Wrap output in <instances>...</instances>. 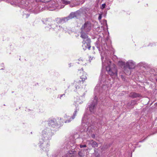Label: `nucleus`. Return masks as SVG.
<instances>
[{
  "label": "nucleus",
  "instance_id": "473e14b6",
  "mask_svg": "<svg viewBox=\"0 0 157 157\" xmlns=\"http://www.w3.org/2000/svg\"><path fill=\"white\" fill-rule=\"evenodd\" d=\"M86 147V144H84V145L80 144V147L81 148H82V147Z\"/></svg>",
  "mask_w": 157,
  "mask_h": 157
},
{
  "label": "nucleus",
  "instance_id": "9b49d317",
  "mask_svg": "<svg viewBox=\"0 0 157 157\" xmlns=\"http://www.w3.org/2000/svg\"><path fill=\"white\" fill-rule=\"evenodd\" d=\"M79 110V107L78 106H76L72 115L68 119L64 120V122L65 123H68L73 120L75 118V117L77 115V113Z\"/></svg>",
  "mask_w": 157,
  "mask_h": 157
},
{
  "label": "nucleus",
  "instance_id": "79ce46f5",
  "mask_svg": "<svg viewBox=\"0 0 157 157\" xmlns=\"http://www.w3.org/2000/svg\"><path fill=\"white\" fill-rule=\"evenodd\" d=\"M72 66V63H70L69 64V67H71Z\"/></svg>",
  "mask_w": 157,
  "mask_h": 157
},
{
  "label": "nucleus",
  "instance_id": "f03ea898",
  "mask_svg": "<svg viewBox=\"0 0 157 157\" xmlns=\"http://www.w3.org/2000/svg\"><path fill=\"white\" fill-rule=\"evenodd\" d=\"M108 40H98L96 43H95V45L96 48L94 46L92 47V49L93 50V53L94 54H95V51L96 50H98L101 56V60L102 62V63L103 65H105V61L106 62V59L105 58L106 57L108 59H109L108 58L107 56L105 55V60L104 62L103 61V59H104V56L102 55V52L101 50L104 53H105L108 50V47L107 44V41Z\"/></svg>",
  "mask_w": 157,
  "mask_h": 157
},
{
  "label": "nucleus",
  "instance_id": "2f4dec72",
  "mask_svg": "<svg viewBox=\"0 0 157 157\" xmlns=\"http://www.w3.org/2000/svg\"><path fill=\"white\" fill-rule=\"evenodd\" d=\"M155 45V44H152V43L151 44L150 43V44H148V45H145V46H153L154 45Z\"/></svg>",
  "mask_w": 157,
  "mask_h": 157
},
{
  "label": "nucleus",
  "instance_id": "412c9836",
  "mask_svg": "<svg viewBox=\"0 0 157 157\" xmlns=\"http://www.w3.org/2000/svg\"><path fill=\"white\" fill-rule=\"evenodd\" d=\"M87 33H86L85 31H82V30H81L80 34L81 38L83 39H87L88 36Z\"/></svg>",
  "mask_w": 157,
  "mask_h": 157
},
{
  "label": "nucleus",
  "instance_id": "7c9ffc66",
  "mask_svg": "<svg viewBox=\"0 0 157 157\" xmlns=\"http://www.w3.org/2000/svg\"><path fill=\"white\" fill-rule=\"evenodd\" d=\"M51 157H60V155H59L57 154V155L56 154H53L52 155ZM62 157H63V156H62Z\"/></svg>",
  "mask_w": 157,
  "mask_h": 157
},
{
  "label": "nucleus",
  "instance_id": "e433bc0d",
  "mask_svg": "<svg viewBox=\"0 0 157 157\" xmlns=\"http://www.w3.org/2000/svg\"><path fill=\"white\" fill-rule=\"evenodd\" d=\"M99 124L101 125L102 124H104V122H103L102 121H101L99 122Z\"/></svg>",
  "mask_w": 157,
  "mask_h": 157
},
{
  "label": "nucleus",
  "instance_id": "a18cd8bd",
  "mask_svg": "<svg viewBox=\"0 0 157 157\" xmlns=\"http://www.w3.org/2000/svg\"><path fill=\"white\" fill-rule=\"evenodd\" d=\"M121 78H122L123 79L124 77H123V75H121Z\"/></svg>",
  "mask_w": 157,
  "mask_h": 157
},
{
  "label": "nucleus",
  "instance_id": "cd10ccee",
  "mask_svg": "<svg viewBox=\"0 0 157 157\" xmlns=\"http://www.w3.org/2000/svg\"><path fill=\"white\" fill-rule=\"evenodd\" d=\"M89 61L90 62L92 60L95 59V57L93 56H89Z\"/></svg>",
  "mask_w": 157,
  "mask_h": 157
},
{
  "label": "nucleus",
  "instance_id": "a878e982",
  "mask_svg": "<svg viewBox=\"0 0 157 157\" xmlns=\"http://www.w3.org/2000/svg\"><path fill=\"white\" fill-rule=\"evenodd\" d=\"M65 94H59L57 96V98H59L60 99H62L63 98L65 97Z\"/></svg>",
  "mask_w": 157,
  "mask_h": 157
},
{
  "label": "nucleus",
  "instance_id": "dca6fc26",
  "mask_svg": "<svg viewBox=\"0 0 157 157\" xmlns=\"http://www.w3.org/2000/svg\"><path fill=\"white\" fill-rule=\"evenodd\" d=\"M137 67L144 69H146L149 67L148 65L144 62H141L138 63L137 65Z\"/></svg>",
  "mask_w": 157,
  "mask_h": 157
},
{
  "label": "nucleus",
  "instance_id": "6ab92c4d",
  "mask_svg": "<svg viewBox=\"0 0 157 157\" xmlns=\"http://www.w3.org/2000/svg\"><path fill=\"white\" fill-rule=\"evenodd\" d=\"M68 152L66 155L65 157H72L74 156L76 153V151L75 150H70L67 151Z\"/></svg>",
  "mask_w": 157,
  "mask_h": 157
},
{
  "label": "nucleus",
  "instance_id": "c9c22d12",
  "mask_svg": "<svg viewBox=\"0 0 157 157\" xmlns=\"http://www.w3.org/2000/svg\"><path fill=\"white\" fill-rule=\"evenodd\" d=\"M101 18H102L101 15V14H100L99 15V16L98 17V19L99 20H100L101 19Z\"/></svg>",
  "mask_w": 157,
  "mask_h": 157
},
{
  "label": "nucleus",
  "instance_id": "5701e85b",
  "mask_svg": "<svg viewBox=\"0 0 157 157\" xmlns=\"http://www.w3.org/2000/svg\"><path fill=\"white\" fill-rule=\"evenodd\" d=\"M81 69H82V71L83 74L80 76V78L82 79L81 81L83 82L87 78L86 74L85 73L83 72L82 68Z\"/></svg>",
  "mask_w": 157,
  "mask_h": 157
},
{
  "label": "nucleus",
  "instance_id": "ea45409f",
  "mask_svg": "<svg viewBox=\"0 0 157 157\" xmlns=\"http://www.w3.org/2000/svg\"><path fill=\"white\" fill-rule=\"evenodd\" d=\"M104 22L105 23L106 25V26H107V21L105 20H104Z\"/></svg>",
  "mask_w": 157,
  "mask_h": 157
},
{
  "label": "nucleus",
  "instance_id": "b1692460",
  "mask_svg": "<svg viewBox=\"0 0 157 157\" xmlns=\"http://www.w3.org/2000/svg\"><path fill=\"white\" fill-rule=\"evenodd\" d=\"M79 62H77V63L78 64H81V65H85V64H86V63H83V59L81 58H79L78 59Z\"/></svg>",
  "mask_w": 157,
  "mask_h": 157
},
{
  "label": "nucleus",
  "instance_id": "f704fd0d",
  "mask_svg": "<svg viewBox=\"0 0 157 157\" xmlns=\"http://www.w3.org/2000/svg\"><path fill=\"white\" fill-rule=\"evenodd\" d=\"M64 117L65 119H67L70 117L66 114L64 115Z\"/></svg>",
  "mask_w": 157,
  "mask_h": 157
},
{
  "label": "nucleus",
  "instance_id": "bb28decb",
  "mask_svg": "<svg viewBox=\"0 0 157 157\" xmlns=\"http://www.w3.org/2000/svg\"><path fill=\"white\" fill-rule=\"evenodd\" d=\"M62 3L65 5H67L70 3V2L66 0H61Z\"/></svg>",
  "mask_w": 157,
  "mask_h": 157
},
{
  "label": "nucleus",
  "instance_id": "6e6552de",
  "mask_svg": "<svg viewBox=\"0 0 157 157\" xmlns=\"http://www.w3.org/2000/svg\"><path fill=\"white\" fill-rule=\"evenodd\" d=\"M28 2L26 0H14V2L13 3H11L12 5H19V6L23 8H25L28 6Z\"/></svg>",
  "mask_w": 157,
  "mask_h": 157
},
{
  "label": "nucleus",
  "instance_id": "49530a36",
  "mask_svg": "<svg viewBox=\"0 0 157 157\" xmlns=\"http://www.w3.org/2000/svg\"><path fill=\"white\" fill-rule=\"evenodd\" d=\"M1 65H2V66H3L4 65V63H2L1 64Z\"/></svg>",
  "mask_w": 157,
  "mask_h": 157
},
{
  "label": "nucleus",
  "instance_id": "20e7f679",
  "mask_svg": "<svg viewBox=\"0 0 157 157\" xmlns=\"http://www.w3.org/2000/svg\"><path fill=\"white\" fill-rule=\"evenodd\" d=\"M59 121V123H58L55 118H52L49 119L48 121V125L53 128L54 132L57 131L59 128L63 124L64 120H62V119L60 118Z\"/></svg>",
  "mask_w": 157,
  "mask_h": 157
},
{
  "label": "nucleus",
  "instance_id": "7ed1b4c3",
  "mask_svg": "<svg viewBox=\"0 0 157 157\" xmlns=\"http://www.w3.org/2000/svg\"><path fill=\"white\" fill-rule=\"evenodd\" d=\"M87 114H88L86 112L84 114L82 121V127L83 130L81 132H84L86 134L87 133L85 132L88 131L92 128V126H90V124L91 121L89 118V117Z\"/></svg>",
  "mask_w": 157,
  "mask_h": 157
},
{
  "label": "nucleus",
  "instance_id": "a211bd4d",
  "mask_svg": "<svg viewBox=\"0 0 157 157\" xmlns=\"http://www.w3.org/2000/svg\"><path fill=\"white\" fill-rule=\"evenodd\" d=\"M84 95H81L80 97H77V100L76 101V103L77 105L78 104H81L83 103V101L84 100Z\"/></svg>",
  "mask_w": 157,
  "mask_h": 157
},
{
  "label": "nucleus",
  "instance_id": "de8ad7c7",
  "mask_svg": "<svg viewBox=\"0 0 157 157\" xmlns=\"http://www.w3.org/2000/svg\"><path fill=\"white\" fill-rule=\"evenodd\" d=\"M3 69H3V68H2V69H1V70H3Z\"/></svg>",
  "mask_w": 157,
  "mask_h": 157
},
{
  "label": "nucleus",
  "instance_id": "f3484780",
  "mask_svg": "<svg viewBox=\"0 0 157 157\" xmlns=\"http://www.w3.org/2000/svg\"><path fill=\"white\" fill-rule=\"evenodd\" d=\"M129 96L132 98H141L142 97V95L140 94L139 93H137L135 92H131L130 93Z\"/></svg>",
  "mask_w": 157,
  "mask_h": 157
},
{
  "label": "nucleus",
  "instance_id": "4468645a",
  "mask_svg": "<svg viewBox=\"0 0 157 157\" xmlns=\"http://www.w3.org/2000/svg\"><path fill=\"white\" fill-rule=\"evenodd\" d=\"M67 21L66 17L63 18H57L56 19V22L53 21V23H55L56 22L58 24L63 23Z\"/></svg>",
  "mask_w": 157,
  "mask_h": 157
},
{
  "label": "nucleus",
  "instance_id": "393cba45",
  "mask_svg": "<svg viewBox=\"0 0 157 157\" xmlns=\"http://www.w3.org/2000/svg\"><path fill=\"white\" fill-rule=\"evenodd\" d=\"M127 107L128 109L131 108L132 107H133L132 105V101H130L127 103Z\"/></svg>",
  "mask_w": 157,
  "mask_h": 157
},
{
  "label": "nucleus",
  "instance_id": "a19ab883",
  "mask_svg": "<svg viewBox=\"0 0 157 157\" xmlns=\"http://www.w3.org/2000/svg\"><path fill=\"white\" fill-rule=\"evenodd\" d=\"M146 139V138H145L144 139L142 140H141L140 141H139L140 142H143Z\"/></svg>",
  "mask_w": 157,
  "mask_h": 157
},
{
  "label": "nucleus",
  "instance_id": "0eeeda50",
  "mask_svg": "<svg viewBox=\"0 0 157 157\" xmlns=\"http://www.w3.org/2000/svg\"><path fill=\"white\" fill-rule=\"evenodd\" d=\"M92 29V24L90 21H87L85 22L82 25L80 29L81 30L88 33Z\"/></svg>",
  "mask_w": 157,
  "mask_h": 157
},
{
  "label": "nucleus",
  "instance_id": "2eb2a0df",
  "mask_svg": "<svg viewBox=\"0 0 157 157\" xmlns=\"http://www.w3.org/2000/svg\"><path fill=\"white\" fill-rule=\"evenodd\" d=\"M50 26L51 28L56 32L59 30H63V28L61 26L57 25L55 23H54L53 24H52Z\"/></svg>",
  "mask_w": 157,
  "mask_h": 157
},
{
  "label": "nucleus",
  "instance_id": "37998d69",
  "mask_svg": "<svg viewBox=\"0 0 157 157\" xmlns=\"http://www.w3.org/2000/svg\"><path fill=\"white\" fill-rule=\"evenodd\" d=\"M155 123H157V118L155 121Z\"/></svg>",
  "mask_w": 157,
  "mask_h": 157
},
{
  "label": "nucleus",
  "instance_id": "423d86ee",
  "mask_svg": "<svg viewBox=\"0 0 157 157\" xmlns=\"http://www.w3.org/2000/svg\"><path fill=\"white\" fill-rule=\"evenodd\" d=\"M54 133V132L51 129L46 128L42 131L41 138L50 141Z\"/></svg>",
  "mask_w": 157,
  "mask_h": 157
},
{
  "label": "nucleus",
  "instance_id": "ddd939ff",
  "mask_svg": "<svg viewBox=\"0 0 157 157\" xmlns=\"http://www.w3.org/2000/svg\"><path fill=\"white\" fill-rule=\"evenodd\" d=\"M81 81H79L78 82H74L73 83H71V85H69L68 86V88H71L72 90H73L75 91V88L77 90L78 89H80L81 87V85L79 83L81 82Z\"/></svg>",
  "mask_w": 157,
  "mask_h": 157
},
{
  "label": "nucleus",
  "instance_id": "4be33fe9",
  "mask_svg": "<svg viewBox=\"0 0 157 157\" xmlns=\"http://www.w3.org/2000/svg\"><path fill=\"white\" fill-rule=\"evenodd\" d=\"M89 143L93 147H97L98 146V143L93 140H90L89 141Z\"/></svg>",
  "mask_w": 157,
  "mask_h": 157
},
{
  "label": "nucleus",
  "instance_id": "c03bdc74",
  "mask_svg": "<svg viewBox=\"0 0 157 157\" xmlns=\"http://www.w3.org/2000/svg\"><path fill=\"white\" fill-rule=\"evenodd\" d=\"M50 1V0H44V1L45 2H48Z\"/></svg>",
  "mask_w": 157,
  "mask_h": 157
},
{
  "label": "nucleus",
  "instance_id": "72a5a7b5",
  "mask_svg": "<svg viewBox=\"0 0 157 157\" xmlns=\"http://www.w3.org/2000/svg\"><path fill=\"white\" fill-rule=\"evenodd\" d=\"M106 6V4L105 3L103 4L102 5L101 9H104Z\"/></svg>",
  "mask_w": 157,
  "mask_h": 157
},
{
  "label": "nucleus",
  "instance_id": "c85d7f7f",
  "mask_svg": "<svg viewBox=\"0 0 157 157\" xmlns=\"http://www.w3.org/2000/svg\"><path fill=\"white\" fill-rule=\"evenodd\" d=\"M78 155L80 157H82L85 156L84 154L81 151H79L78 153Z\"/></svg>",
  "mask_w": 157,
  "mask_h": 157
},
{
  "label": "nucleus",
  "instance_id": "1a4fd4ad",
  "mask_svg": "<svg viewBox=\"0 0 157 157\" xmlns=\"http://www.w3.org/2000/svg\"><path fill=\"white\" fill-rule=\"evenodd\" d=\"M121 64L124 66L131 69H134L136 63L132 60H130L125 63L124 62L121 61Z\"/></svg>",
  "mask_w": 157,
  "mask_h": 157
},
{
  "label": "nucleus",
  "instance_id": "4c0bfd02",
  "mask_svg": "<svg viewBox=\"0 0 157 157\" xmlns=\"http://www.w3.org/2000/svg\"><path fill=\"white\" fill-rule=\"evenodd\" d=\"M138 72L140 73V74H141L140 73H141V74H143V73L144 72V71H138Z\"/></svg>",
  "mask_w": 157,
  "mask_h": 157
},
{
  "label": "nucleus",
  "instance_id": "58836bf2",
  "mask_svg": "<svg viewBox=\"0 0 157 157\" xmlns=\"http://www.w3.org/2000/svg\"><path fill=\"white\" fill-rule=\"evenodd\" d=\"M91 137L93 138H94L95 137V135L94 134H92L91 136Z\"/></svg>",
  "mask_w": 157,
  "mask_h": 157
},
{
  "label": "nucleus",
  "instance_id": "c756f323",
  "mask_svg": "<svg viewBox=\"0 0 157 157\" xmlns=\"http://www.w3.org/2000/svg\"><path fill=\"white\" fill-rule=\"evenodd\" d=\"M131 101L133 106L137 104V101L136 100H133Z\"/></svg>",
  "mask_w": 157,
  "mask_h": 157
},
{
  "label": "nucleus",
  "instance_id": "f257e3e1",
  "mask_svg": "<svg viewBox=\"0 0 157 157\" xmlns=\"http://www.w3.org/2000/svg\"><path fill=\"white\" fill-rule=\"evenodd\" d=\"M105 65L102 64V67H105L107 73L110 75V78L107 74L101 75L99 77L100 83L97 84L94 90V98L92 100V102L88 105L89 110L91 113L96 114H98L97 112L99 107L97 106V104L99 103L103 105V99L102 96L105 94L106 91L108 90V86L111 85L113 83V78H115L117 76V71L116 65L112 63L110 59L105 58Z\"/></svg>",
  "mask_w": 157,
  "mask_h": 157
},
{
  "label": "nucleus",
  "instance_id": "9d476101",
  "mask_svg": "<svg viewBox=\"0 0 157 157\" xmlns=\"http://www.w3.org/2000/svg\"><path fill=\"white\" fill-rule=\"evenodd\" d=\"M82 12V10L80 9L75 12L71 13L68 16L66 17L67 21L75 17H77L78 16L80 15Z\"/></svg>",
  "mask_w": 157,
  "mask_h": 157
},
{
  "label": "nucleus",
  "instance_id": "09e8293b",
  "mask_svg": "<svg viewBox=\"0 0 157 157\" xmlns=\"http://www.w3.org/2000/svg\"><path fill=\"white\" fill-rule=\"evenodd\" d=\"M156 81L157 82V78L156 79Z\"/></svg>",
  "mask_w": 157,
  "mask_h": 157
},
{
  "label": "nucleus",
  "instance_id": "8fccbe9b",
  "mask_svg": "<svg viewBox=\"0 0 157 157\" xmlns=\"http://www.w3.org/2000/svg\"><path fill=\"white\" fill-rule=\"evenodd\" d=\"M156 105H157V102L156 103Z\"/></svg>",
  "mask_w": 157,
  "mask_h": 157
},
{
  "label": "nucleus",
  "instance_id": "f8f14e48",
  "mask_svg": "<svg viewBox=\"0 0 157 157\" xmlns=\"http://www.w3.org/2000/svg\"><path fill=\"white\" fill-rule=\"evenodd\" d=\"M90 40H83L82 46L84 51L87 49L90 50L91 48Z\"/></svg>",
  "mask_w": 157,
  "mask_h": 157
},
{
  "label": "nucleus",
  "instance_id": "39448f33",
  "mask_svg": "<svg viewBox=\"0 0 157 157\" xmlns=\"http://www.w3.org/2000/svg\"><path fill=\"white\" fill-rule=\"evenodd\" d=\"M38 145L42 151L47 152L49 151L50 146V141L41 138L39 140Z\"/></svg>",
  "mask_w": 157,
  "mask_h": 157
},
{
  "label": "nucleus",
  "instance_id": "aec40b11",
  "mask_svg": "<svg viewBox=\"0 0 157 157\" xmlns=\"http://www.w3.org/2000/svg\"><path fill=\"white\" fill-rule=\"evenodd\" d=\"M124 73L126 75H129L131 74V69L125 66H124Z\"/></svg>",
  "mask_w": 157,
  "mask_h": 157
}]
</instances>
